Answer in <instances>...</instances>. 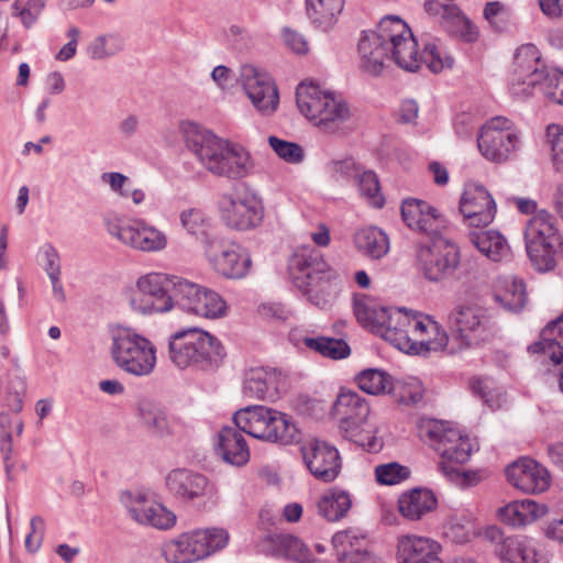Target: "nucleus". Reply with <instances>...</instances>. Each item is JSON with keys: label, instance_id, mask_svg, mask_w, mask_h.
I'll return each instance as SVG.
<instances>
[{"label": "nucleus", "instance_id": "nucleus-1", "mask_svg": "<svg viewBox=\"0 0 563 563\" xmlns=\"http://www.w3.org/2000/svg\"><path fill=\"white\" fill-rule=\"evenodd\" d=\"M235 427H224L219 432L218 446L222 459L242 466L250 460V449L242 434L280 445L298 441V430L290 418L265 406H247L233 416Z\"/></svg>", "mask_w": 563, "mask_h": 563}, {"label": "nucleus", "instance_id": "nucleus-2", "mask_svg": "<svg viewBox=\"0 0 563 563\" xmlns=\"http://www.w3.org/2000/svg\"><path fill=\"white\" fill-rule=\"evenodd\" d=\"M358 54L361 68L373 76L382 73L386 59L407 71L420 67L417 41L407 23L396 15L383 18L376 31L362 33Z\"/></svg>", "mask_w": 563, "mask_h": 563}, {"label": "nucleus", "instance_id": "nucleus-3", "mask_svg": "<svg viewBox=\"0 0 563 563\" xmlns=\"http://www.w3.org/2000/svg\"><path fill=\"white\" fill-rule=\"evenodd\" d=\"M180 130L188 148L211 174L236 180L252 172V156L242 145L220 139L191 121L181 122Z\"/></svg>", "mask_w": 563, "mask_h": 563}, {"label": "nucleus", "instance_id": "nucleus-4", "mask_svg": "<svg viewBox=\"0 0 563 563\" xmlns=\"http://www.w3.org/2000/svg\"><path fill=\"white\" fill-rule=\"evenodd\" d=\"M508 90L518 100L538 91L548 101L563 106V70L548 66L536 45H521L515 54Z\"/></svg>", "mask_w": 563, "mask_h": 563}, {"label": "nucleus", "instance_id": "nucleus-5", "mask_svg": "<svg viewBox=\"0 0 563 563\" xmlns=\"http://www.w3.org/2000/svg\"><path fill=\"white\" fill-rule=\"evenodd\" d=\"M168 356L180 369L195 367L212 372L222 365L227 351L217 336L192 327L181 329L169 336Z\"/></svg>", "mask_w": 563, "mask_h": 563}, {"label": "nucleus", "instance_id": "nucleus-6", "mask_svg": "<svg viewBox=\"0 0 563 563\" xmlns=\"http://www.w3.org/2000/svg\"><path fill=\"white\" fill-rule=\"evenodd\" d=\"M449 327L460 352L490 342L500 333L494 311L473 300L455 305Z\"/></svg>", "mask_w": 563, "mask_h": 563}, {"label": "nucleus", "instance_id": "nucleus-7", "mask_svg": "<svg viewBox=\"0 0 563 563\" xmlns=\"http://www.w3.org/2000/svg\"><path fill=\"white\" fill-rule=\"evenodd\" d=\"M334 412L339 417L342 435L368 453H378L384 441L378 435L379 428L372 422L367 401L355 391H343L334 404Z\"/></svg>", "mask_w": 563, "mask_h": 563}, {"label": "nucleus", "instance_id": "nucleus-8", "mask_svg": "<svg viewBox=\"0 0 563 563\" xmlns=\"http://www.w3.org/2000/svg\"><path fill=\"white\" fill-rule=\"evenodd\" d=\"M183 277L159 272L141 275L129 297L130 308L143 316L164 314L177 305Z\"/></svg>", "mask_w": 563, "mask_h": 563}, {"label": "nucleus", "instance_id": "nucleus-9", "mask_svg": "<svg viewBox=\"0 0 563 563\" xmlns=\"http://www.w3.org/2000/svg\"><path fill=\"white\" fill-rule=\"evenodd\" d=\"M296 99L300 112L324 131L336 130L350 117V109L341 97L313 82H300Z\"/></svg>", "mask_w": 563, "mask_h": 563}, {"label": "nucleus", "instance_id": "nucleus-10", "mask_svg": "<svg viewBox=\"0 0 563 563\" xmlns=\"http://www.w3.org/2000/svg\"><path fill=\"white\" fill-rule=\"evenodd\" d=\"M111 356L123 372L144 377L151 375L157 363L156 346L132 329L119 328L112 332Z\"/></svg>", "mask_w": 563, "mask_h": 563}, {"label": "nucleus", "instance_id": "nucleus-11", "mask_svg": "<svg viewBox=\"0 0 563 563\" xmlns=\"http://www.w3.org/2000/svg\"><path fill=\"white\" fill-rule=\"evenodd\" d=\"M288 272L294 285L318 306L321 301L313 291L324 290L325 286L336 279V272L325 262L321 252L310 246L296 249L289 258Z\"/></svg>", "mask_w": 563, "mask_h": 563}, {"label": "nucleus", "instance_id": "nucleus-12", "mask_svg": "<svg viewBox=\"0 0 563 563\" xmlns=\"http://www.w3.org/2000/svg\"><path fill=\"white\" fill-rule=\"evenodd\" d=\"M522 146V135L506 117H495L481 128L477 147L482 156L493 163L503 164L516 156Z\"/></svg>", "mask_w": 563, "mask_h": 563}, {"label": "nucleus", "instance_id": "nucleus-13", "mask_svg": "<svg viewBox=\"0 0 563 563\" xmlns=\"http://www.w3.org/2000/svg\"><path fill=\"white\" fill-rule=\"evenodd\" d=\"M556 234L554 218L545 210H540L528 221L525 229L526 250L538 272L547 273L555 267Z\"/></svg>", "mask_w": 563, "mask_h": 563}, {"label": "nucleus", "instance_id": "nucleus-14", "mask_svg": "<svg viewBox=\"0 0 563 563\" xmlns=\"http://www.w3.org/2000/svg\"><path fill=\"white\" fill-rule=\"evenodd\" d=\"M421 438L428 442L445 462L466 463L474 445L470 438L450 422L427 420L420 426Z\"/></svg>", "mask_w": 563, "mask_h": 563}, {"label": "nucleus", "instance_id": "nucleus-15", "mask_svg": "<svg viewBox=\"0 0 563 563\" xmlns=\"http://www.w3.org/2000/svg\"><path fill=\"white\" fill-rule=\"evenodd\" d=\"M168 492L177 499L202 509L213 508L219 500L218 489L205 475L187 468H176L165 478Z\"/></svg>", "mask_w": 563, "mask_h": 563}, {"label": "nucleus", "instance_id": "nucleus-16", "mask_svg": "<svg viewBox=\"0 0 563 563\" xmlns=\"http://www.w3.org/2000/svg\"><path fill=\"white\" fill-rule=\"evenodd\" d=\"M218 208L223 222L236 230L257 227L264 216L262 200L255 194L240 188L222 194L218 200Z\"/></svg>", "mask_w": 563, "mask_h": 563}, {"label": "nucleus", "instance_id": "nucleus-17", "mask_svg": "<svg viewBox=\"0 0 563 563\" xmlns=\"http://www.w3.org/2000/svg\"><path fill=\"white\" fill-rule=\"evenodd\" d=\"M419 271L430 282H441L454 274L460 264L459 247L443 238L417 250Z\"/></svg>", "mask_w": 563, "mask_h": 563}, {"label": "nucleus", "instance_id": "nucleus-18", "mask_svg": "<svg viewBox=\"0 0 563 563\" xmlns=\"http://www.w3.org/2000/svg\"><path fill=\"white\" fill-rule=\"evenodd\" d=\"M203 253L212 268L225 278H243L251 267L250 255L235 242L221 236L206 238Z\"/></svg>", "mask_w": 563, "mask_h": 563}, {"label": "nucleus", "instance_id": "nucleus-19", "mask_svg": "<svg viewBox=\"0 0 563 563\" xmlns=\"http://www.w3.org/2000/svg\"><path fill=\"white\" fill-rule=\"evenodd\" d=\"M176 306L188 313L211 320L224 317L228 309L225 300L217 291L185 278L179 285Z\"/></svg>", "mask_w": 563, "mask_h": 563}, {"label": "nucleus", "instance_id": "nucleus-20", "mask_svg": "<svg viewBox=\"0 0 563 563\" xmlns=\"http://www.w3.org/2000/svg\"><path fill=\"white\" fill-rule=\"evenodd\" d=\"M107 231L123 244L141 252H159L167 245L166 234L144 220H134L128 224L108 221Z\"/></svg>", "mask_w": 563, "mask_h": 563}, {"label": "nucleus", "instance_id": "nucleus-21", "mask_svg": "<svg viewBox=\"0 0 563 563\" xmlns=\"http://www.w3.org/2000/svg\"><path fill=\"white\" fill-rule=\"evenodd\" d=\"M241 82L252 104L264 115L274 113L279 103L277 87L272 77L253 65L241 68Z\"/></svg>", "mask_w": 563, "mask_h": 563}, {"label": "nucleus", "instance_id": "nucleus-22", "mask_svg": "<svg viewBox=\"0 0 563 563\" xmlns=\"http://www.w3.org/2000/svg\"><path fill=\"white\" fill-rule=\"evenodd\" d=\"M301 451L305 464L316 479L331 483L339 476L342 460L333 444L312 439L302 446Z\"/></svg>", "mask_w": 563, "mask_h": 563}, {"label": "nucleus", "instance_id": "nucleus-23", "mask_svg": "<svg viewBox=\"0 0 563 563\" xmlns=\"http://www.w3.org/2000/svg\"><path fill=\"white\" fill-rule=\"evenodd\" d=\"M417 332L413 340V350L409 354L427 356L430 353H444L453 355L460 352L454 336L448 334L445 329L430 316L422 314L415 325Z\"/></svg>", "mask_w": 563, "mask_h": 563}, {"label": "nucleus", "instance_id": "nucleus-24", "mask_svg": "<svg viewBox=\"0 0 563 563\" xmlns=\"http://www.w3.org/2000/svg\"><path fill=\"white\" fill-rule=\"evenodd\" d=\"M137 409L141 424L154 437L181 438L190 430V427L180 417L169 413L153 401L142 400L139 402Z\"/></svg>", "mask_w": 563, "mask_h": 563}, {"label": "nucleus", "instance_id": "nucleus-25", "mask_svg": "<svg viewBox=\"0 0 563 563\" xmlns=\"http://www.w3.org/2000/svg\"><path fill=\"white\" fill-rule=\"evenodd\" d=\"M423 313L409 311L405 308H390L389 313L378 330L385 341L398 350L409 354L413 350V340H416L417 328Z\"/></svg>", "mask_w": 563, "mask_h": 563}, {"label": "nucleus", "instance_id": "nucleus-26", "mask_svg": "<svg viewBox=\"0 0 563 563\" xmlns=\"http://www.w3.org/2000/svg\"><path fill=\"white\" fill-rule=\"evenodd\" d=\"M460 211L468 227H487L496 216V203L488 190L478 184L468 185L460 201Z\"/></svg>", "mask_w": 563, "mask_h": 563}, {"label": "nucleus", "instance_id": "nucleus-27", "mask_svg": "<svg viewBox=\"0 0 563 563\" xmlns=\"http://www.w3.org/2000/svg\"><path fill=\"white\" fill-rule=\"evenodd\" d=\"M286 376L273 367H252L244 374L243 395L247 398L271 400L286 389Z\"/></svg>", "mask_w": 563, "mask_h": 563}, {"label": "nucleus", "instance_id": "nucleus-28", "mask_svg": "<svg viewBox=\"0 0 563 563\" xmlns=\"http://www.w3.org/2000/svg\"><path fill=\"white\" fill-rule=\"evenodd\" d=\"M511 485L528 494H540L550 487L549 471L537 461L528 457L519 459L506 470Z\"/></svg>", "mask_w": 563, "mask_h": 563}, {"label": "nucleus", "instance_id": "nucleus-29", "mask_svg": "<svg viewBox=\"0 0 563 563\" xmlns=\"http://www.w3.org/2000/svg\"><path fill=\"white\" fill-rule=\"evenodd\" d=\"M404 222L413 231L428 236L437 235L443 227L439 211L426 201L407 199L401 206Z\"/></svg>", "mask_w": 563, "mask_h": 563}, {"label": "nucleus", "instance_id": "nucleus-30", "mask_svg": "<svg viewBox=\"0 0 563 563\" xmlns=\"http://www.w3.org/2000/svg\"><path fill=\"white\" fill-rule=\"evenodd\" d=\"M440 544L427 537L401 536L398 539L396 558L398 563H443Z\"/></svg>", "mask_w": 563, "mask_h": 563}, {"label": "nucleus", "instance_id": "nucleus-31", "mask_svg": "<svg viewBox=\"0 0 563 563\" xmlns=\"http://www.w3.org/2000/svg\"><path fill=\"white\" fill-rule=\"evenodd\" d=\"M128 510L136 522L159 530H167L176 522V516L173 511L159 503L147 500L144 495H137Z\"/></svg>", "mask_w": 563, "mask_h": 563}, {"label": "nucleus", "instance_id": "nucleus-32", "mask_svg": "<svg viewBox=\"0 0 563 563\" xmlns=\"http://www.w3.org/2000/svg\"><path fill=\"white\" fill-rule=\"evenodd\" d=\"M478 534L475 508L454 510L443 526V536L453 543H466Z\"/></svg>", "mask_w": 563, "mask_h": 563}, {"label": "nucleus", "instance_id": "nucleus-33", "mask_svg": "<svg viewBox=\"0 0 563 563\" xmlns=\"http://www.w3.org/2000/svg\"><path fill=\"white\" fill-rule=\"evenodd\" d=\"M494 553L501 563H541L532 540L507 537L496 543Z\"/></svg>", "mask_w": 563, "mask_h": 563}, {"label": "nucleus", "instance_id": "nucleus-34", "mask_svg": "<svg viewBox=\"0 0 563 563\" xmlns=\"http://www.w3.org/2000/svg\"><path fill=\"white\" fill-rule=\"evenodd\" d=\"M345 0H305V11L310 23L323 31H330L344 9Z\"/></svg>", "mask_w": 563, "mask_h": 563}, {"label": "nucleus", "instance_id": "nucleus-35", "mask_svg": "<svg viewBox=\"0 0 563 563\" xmlns=\"http://www.w3.org/2000/svg\"><path fill=\"white\" fill-rule=\"evenodd\" d=\"M547 512V507L531 499L510 503L498 510L499 519L514 528L528 526L541 518Z\"/></svg>", "mask_w": 563, "mask_h": 563}, {"label": "nucleus", "instance_id": "nucleus-36", "mask_svg": "<svg viewBox=\"0 0 563 563\" xmlns=\"http://www.w3.org/2000/svg\"><path fill=\"white\" fill-rule=\"evenodd\" d=\"M435 495L427 488H413L404 493L398 499L400 514L409 520H418L435 508Z\"/></svg>", "mask_w": 563, "mask_h": 563}, {"label": "nucleus", "instance_id": "nucleus-37", "mask_svg": "<svg viewBox=\"0 0 563 563\" xmlns=\"http://www.w3.org/2000/svg\"><path fill=\"white\" fill-rule=\"evenodd\" d=\"M468 239L483 255L493 262H500L508 257L510 253L508 242L499 231H471Z\"/></svg>", "mask_w": 563, "mask_h": 563}, {"label": "nucleus", "instance_id": "nucleus-38", "mask_svg": "<svg viewBox=\"0 0 563 563\" xmlns=\"http://www.w3.org/2000/svg\"><path fill=\"white\" fill-rule=\"evenodd\" d=\"M354 244L358 252L372 260H379L389 251V239L377 227H365L356 231Z\"/></svg>", "mask_w": 563, "mask_h": 563}, {"label": "nucleus", "instance_id": "nucleus-39", "mask_svg": "<svg viewBox=\"0 0 563 563\" xmlns=\"http://www.w3.org/2000/svg\"><path fill=\"white\" fill-rule=\"evenodd\" d=\"M390 308L378 305L374 299L361 295L354 297L353 311L358 323L378 334V330L385 322Z\"/></svg>", "mask_w": 563, "mask_h": 563}, {"label": "nucleus", "instance_id": "nucleus-40", "mask_svg": "<svg viewBox=\"0 0 563 563\" xmlns=\"http://www.w3.org/2000/svg\"><path fill=\"white\" fill-rule=\"evenodd\" d=\"M351 507V495L336 487L328 489L317 503L318 514L331 522L344 518Z\"/></svg>", "mask_w": 563, "mask_h": 563}, {"label": "nucleus", "instance_id": "nucleus-41", "mask_svg": "<svg viewBox=\"0 0 563 563\" xmlns=\"http://www.w3.org/2000/svg\"><path fill=\"white\" fill-rule=\"evenodd\" d=\"M332 545L340 563L350 561L356 553H366V537L358 529H347L332 537Z\"/></svg>", "mask_w": 563, "mask_h": 563}, {"label": "nucleus", "instance_id": "nucleus-42", "mask_svg": "<svg viewBox=\"0 0 563 563\" xmlns=\"http://www.w3.org/2000/svg\"><path fill=\"white\" fill-rule=\"evenodd\" d=\"M541 336L542 341L531 344L528 351L549 355L551 362L549 372L558 377L560 389L563 393V346L554 338Z\"/></svg>", "mask_w": 563, "mask_h": 563}, {"label": "nucleus", "instance_id": "nucleus-43", "mask_svg": "<svg viewBox=\"0 0 563 563\" xmlns=\"http://www.w3.org/2000/svg\"><path fill=\"white\" fill-rule=\"evenodd\" d=\"M303 343L310 350L320 353L324 357L341 360L350 355L351 349L342 339L328 336L303 338Z\"/></svg>", "mask_w": 563, "mask_h": 563}, {"label": "nucleus", "instance_id": "nucleus-44", "mask_svg": "<svg viewBox=\"0 0 563 563\" xmlns=\"http://www.w3.org/2000/svg\"><path fill=\"white\" fill-rule=\"evenodd\" d=\"M357 386L369 395H379L391 388V377L386 372L367 368L355 378Z\"/></svg>", "mask_w": 563, "mask_h": 563}, {"label": "nucleus", "instance_id": "nucleus-45", "mask_svg": "<svg viewBox=\"0 0 563 563\" xmlns=\"http://www.w3.org/2000/svg\"><path fill=\"white\" fill-rule=\"evenodd\" d=\"M358 190L366 201L375 208L385 205V198L380 192V185L375 172L364 168L355 179Z\"/></svg>", "mask_w": 563, "mask_h": 563}, {"label": "nucleus", "instance_id": "nucleus-46", "mask_svg": "<svg viewBox=\"0 0 563 563\" xmlns=\"http://www.w3.org/2000/svg\"><path fill=\"white\" fill-rule=\"evenodd\" d=\"M123 46V40L118 35H100L89 43L87 53L90 58L100 60L117 55Z\"/></svg>", "mask_w": 563, "mask_h": 563}, {"label": "nucleus", "instance_id": "nucleus-47", "mask_svg": "<svg viewBox=\"0 0 563 563\" xmlns=\"http://www.w3.org/2000/svg\"><path fill=\"white\" fill-rule=\"evenodd\" d=\"M181 227L186 230V232L190 235L201 236L202 243L205 244L206 238H213L214 235H209L207 230L209 228V220L203 213L202 210L190 208L184 210L180 216Z\"/></svg>", "mask_w": 563, "mask_h": 563}, {"label": "nucleus", "instance_id": "nucleus-48", "mask_svg": "<svg viewBox=\"0 0 563 563\" xmlns=\"http://www.w3.org/2000/svg\"><path fill=\"white\" fill-rule=\"evenodd\" d=\"M419 58L420 65L426 64L435 74L445 68H451L453 65V58L435 43L426 44L423 52L419 54Z\"/></svg>", "mask_w": 563, "mask_h": 563}, {"label": "nucleus", "instance_id": "nucleus-49", "mask_svg": "<svg viewBox=\"0 0 563 563\" xmlns=\"http://www.w3.org/2000/svg\"><path fill=\"white\" fill-rule=\"evenodd\" d=\"M48 0H27L12 3L13 15L18 16L25 29L32 27L38 20Z\"/></svg>", "mask_w": 563, "mask_h": 563}, {"label": "nucleus", "instance_id": "nucleus-50", "mask_svg": "<svg viewBox=\"0 0 563 563\" xmlns=\"http://www.w3.org/2000/svg\"><path fill=\"white\" fill-rule=\"evenodd\" d=\"M202 548L207 550V556L224 549L229 543V532L223 528L198 529Z\"/></svg>", "mask_w": 563, "mask_h": 563}, {"label": "nucleus", "instance_id": "nucleus-51", "mask_svg": "<svg viewBox=\"0 0 563 563\" xmlns=\"http://www.w3.org/2000/svg\"><path fill=\"white\" fill-rule=\"evenodd\" d=\"M268 144L279 158L289 164H299L303 161V150L295 142L285 141L272 135L268 137Z\"/></svg>", "mask_w": 563, "mask_h": 563}, {"label": "nucleus", "instance_id": "nucleus-52", "mask_svg": "<svg viewBox=\"0 0 563 563\" xmlns=\"http://www.w3.org/2000/svg\"><path fill=\"white\" fill-rule=\"evenodd\" d=\"M545 143L550 147L553 165L563 170V125L551 123L545 128Z\"/></svg>", "mask_w": 563, "mask_h": 563}, {"label": "nucleus", "instance_id": "nucleus-53", "mask_svg": "<svg viewBox=\"0 0 563 563\" xmlns=\"http://www.w3.org/2000/svg\"><path fill=\"white\" fill-rule=\"evenodd\" d=\"M410 475L408 467L397 462L377 465L375 467L376 481L383 485H397Z\"/></svg>", "mask_w": 563, "mask_h": 563}, {"label": "nucleus", "instance_id": "nucleus-54", "mask_svg": "<svg viewBox=\"0 0 563 563\" xmlns=\"http://www.w3.org/2000/svg\"><path fill=\"white\" fill-rule=\"evenodd\" d=\"M189 544L185 542L181 534L163 547V555L169 563H192Z\"/></svg>", "mask_w": 563, "mask_h": 563}, {"label": "nucleus", "instance_id": "nucleus-55", "mask_svg": "<svg viewBox=\"0 0 563 563\" xmlns=\"http://www.w3.org/2000/svg\"><path fill=\"white\" fill-rule=\"evenodd\" d=\"M274 542L280 553L292 560L300 561L306 558L305 552L307 550L297 537L287 533L276 534L274 536Z\"/></svg>", "mask_w": 563, "mask_h": 563}, {"label": "nucleus", "instance_id": "nucleus-56", "mask_svg": "<svg viewBox=\"0 0 563 563\" xmlns=\"http://www.w3.org/2000/svg\"><path fill=\"white\" fill-rule=\"evenodd\" d=\"M496 298L508 311H520L527 302V295L525 291L523 283L520 280H514L511 289L507 290L503 296H497Z\"/></svg>", "mask_w": 563, "mask_h": 563}, {"label": "nucleus", "instance_id": "nucleus-57", "mask_svg": "<svg viewBox=\"0 0 563 563\" xmlns=\"http://www.w3.org/2000/svg\"><path fill=\"white\" fill-rule=\"evenodd\" d=\"M508 16V8L499 1L487 2L484 8V18L499 32L506 30V21Z\"/></svg>", "mask_w": 563, "mask_h": 563}, {"label": "nucleus", "instance_id": "nucleus-58", "mask_svg": "<svg viewBox=\"0 0 563 563\" xmlns=\"http://www.w3.org/2000/svg\"><path fill=\"white\" fill-rule=\"evenodd\" d=\"M12 433H3L0 435V452L4 463L7 478L13 481L18 473L19 466L13 457Z\"/></svg>", "mask_w": 563, "mask_h": 563}, {"label": "nucleus", "instance_id": "nucleus-59", "mask_svg": "<svg viewBox=\"0 0 563 563\" xmlns=\"http://www.w3.org/2000/svg\"><path fill=\"white\" fill-rule=\"evenodd\" d=\"M449 21L454 26V30L451 32L460 36L465 42H474L477 40L478 32L476 27L466 16L460 13L459 9H456V13L453 14Z\"/></svg>", "mask_w": 563, "mask_h": 563}, {"label": "nucleus", "instance_id": "nucleus-60", "mask_svg": "<svg viewBox=\"0 0 563 563\" xmlns=\"http://www.w3.org/2000/svg\"><path fill=\"white\" fill-rule=\"evenodd\" d=\"M41 262L47 276L60 275V258L57 250L49 243L40 250Z\"/></svg>", "mask_w": 563, "mask_h": 563}, {"label": "nucleus", "instance_id": "nucleus-61", "mask_svg": "<svg viewBox=\"0 0 563 563\" xmlns=\"http://www.w3.org/2000/svg\"><path fill=\"white\" fill-rule=\"evenodd\" d=\"M100 179L103 184L109 185L110 189L122 198H129V189L126 185L130 184V178L118 172L102 173Z\"/></svg>", "mask_w": 563, "mask_h": 563}, {"label": "nucleus", "instance_id": "nucleus-62", "mask_svg": "<svg viewBox=\"0 0 563 563\" xmlns=\"http://www.w3.org/2000/svg\"><path fill=\"white\" fill-rule=\"evenodd\" d=\"M31 532L25 538V548L30 552H36L40 548L41 540L44 533V519L35 516L31 519Z\"/></svg>", "mask_w": 563, "mask_h": 563}, {"label": "nucleus", "instance_id": "nucleus-63", "mask_svg": "<svg viewBox=\"0 0 563 563\" xmlns=\"http://www.w3.org/2000/svg\"><path fill=\"white\" fill-rule=\"evenodd\" d=\"M285 45L296 54H306L308 52V42L306 37L297 31L285 29L283 31Z\"/></svg>", "mask_w": 563, "mask_h": 563}, {"label": "nucleus", "instance_id": "nucleus-64", "mask_svg": "<svg viewBox=\"0 0 563 563\" xmlns=\"http://www.w3.org/2000/svg\"><path fill=\"white\" fill-rule=\"evenodd\" d=\"M333 168L335 174L355 180L365 167L358 164L353 157H347L335 162Z\"/></svg>", "mask_w": 563, "mask_h": 563}]
</instances>
